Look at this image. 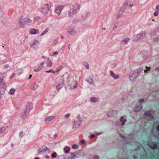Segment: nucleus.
<instances>
[{
  "instance_id": "obj_15",
  "label": "nucleus",
  "mask_w": 159,
  "mask_h": 159,
  "mask_svg": "<svg viewBox=\"0 0 159 159\" xmlns=\"http://www.w3.org/2000/svg\"><path fill=\"white\" fill-rule=\"evenodd\" d=\"M90 14L89 12L86 11L84 13L82 16V19L84 20Z\"/></svg>"
},
{
  "instance_id": "obj_59",
  "label": "nucleus",
  "mask_w": 159,
  "mask_h": 159,
  "mask_svg": "<svg viewBox=\"0 0 159 159\" xmlns=\"http://www.w3.org/2000/svg\"><path fill=\"white\" fill-rule=\"evenodd\" d=\"M31 77H32V75H30L29 77L28 78V79H30L31 78Z\"/></svg>"
},
{
  "instance_id": "obj_7",
  "label": "nucleus",
  "mask_w": 159,
  "mask_h": 159,
  "mask_svg": "<svg viewBox=\"0 0 159 159\" xmlns=\"http://www.w3.org/2000/svg\"><path fill=\"white\" fill-rule=\"evenodd\" d=\"M55 117L56 116H47L45 117L44 120L46 122H49L54 119Z\"/></svg>"
},
{
  "instance_id": "obj_26",
  "label": "nucleus",
  "mask_w": 159,
  "mask_h": 159,
  "mask_svg": "<svg viewBox=\"0 0 159 159\" xmlns=\"http://www.w3.org/2000/svg\"><path fill=\"white\" fill-rule=\"evenodd\" d=\"M49 29L46 28L40 34L41 36H43L46 34L48 31Z\"/></svg>"
},
{
  "instance_id": "obj_52",
  "label": "nucleus",
  "mask_w": 159,
  "mask_h": 159,
  "mask_svg": "<svg viewBox=\"0 0 159 159\" xmlns=\"http://www.w3.org/2000/svg\"><path fill=\"white\" fill-rule=\"evenodd\" d=\"M95 137V135L94 134H92L90 136V138L92 139L94 138Z\"/></svg>"
},
{
  "instance_id": "obj_38",
  "label": "nucleus",
  "mask_w": 159,
  "mask_h": 159,
  "mask_svg": "<svg viewBox=\"0 0 159 159\" xmlns=\"http://www.w3.org/2000/svg\"><path fill=\"white\" fill-rule=\"evenodd\" d=\"M158 40V38L157 37H154L153 39V41L156 42H157Z\"/></svg>"
},
{
  "instance_id": "obj_60",
  "label": "nucleus",
  "mask_w": 159,
  "mask_h": 159,
  "mask_svg": "<svg viewBox=\"0 0 159 159\" xmlns=\"http://www.w3.org/2000/svg\"><path fill=\"white\" fill-rule=\"evenodd\" d=\"M85 66V67H87V69H88L89 68V66H88V64L87 65V66Z\"/></svg>"
},
{
  "instance_id": "obj_48",
  "label": "nucleus",
  "mask_w": 159,
  "mask_h": 159,
  "mask_svg": "<svg viewBox=\"0 0 159 159\" xmlns=\"http://www.w3.org/2000/svg\"><path fill=\"white\" fill-rule=\"evenodd\" d=\"M58 54L57 52H54L53 55L54 57H56L57 55Z\"/></svg>"
},
{
  "instance_id": "obj_49",
  "label": "nucleus",
  "mask_w": 159,
  "mask_h": 159,
  "mask_svg": "<svg viewBox=\"0 0 159 159\" xmlns=\"http://www.w3.org/2000/svg\"><path fill=\"white\" fill-rule=\"evenodd\" d=\"M23 132H21L19 133V135L20 137H21V136L23 135Z\"/></svg>"
},
{
  "instance_id": "obj_14",
  "label": "nucleus",
  "mask_w": 159,
  "mask_h": 159,
  "mask_svg": "<svg viewBox=\"0 0 159 159\" xmlns=\"http://www.w3.org/2000/svg\"><path fill=\"white\" fill-rule=\"evenodd\" d=\"M44 63V62H41L40 66L37 68L34 69V71L35 72H37L41 70L43 68Z\"/></svg>"
},
{
  "instance_id": "obj_46",
  "label": "nucleus",
  "mask_w": 159,
  "mask_h": 159,
  "mask_svg": "<svg viewBox=\"0 0 159 159\" xmlns=\"http://www.w3.org/2000/svg\"><path fill=\"white\" fill-rule=\"evenodd\" d=\"M158 11H155L154 13V16H157L158 15Z\"/></svg>"
},
{
  "instance_id": "obj_19",
  "label": "nucleus",
  "mask_w": 159,
  "mask_h": 159,
  "mask_svg": "<svg viewBox=\"0 0 159 159\" xmlns=\"http://www.w3.org/2000/svg\"><path fill=\"white\" fill-rule=\"evenodd\" d=\"M152 113V111L151 110L147 111L145 112V115L147 116H150L151 115Z\"/></svg>"
},
{
  "instance_id": "obj_24",
  "label": "nucleus",
  "mask_w": 159,
  "mask_h": 159,
  "mask_svg": "<svg viewBox=\"0 0 159 159\" xmlns=\"http://www.w3.org/2000/svg\"><path fill=\"white\" fill-rule=\"evenodd\" d=\"M62 83H59L56 86V88L58 90H59L63 86Z\"/></svg>"
},
{
  "instance_id": "obj_23",
  "label": "nucleus",
  "mask_w": 159,
  "mask_h": 159,
  "mask_svg": "<svg viewBox=\"0 0 159 159\" xmlns=\"http://www.w3.org/2000/svg\"><path fill=\"white\" fill-rule=\"evenodd\" d=\"M90 101L92 102H97L98 101V99L97 98L94 97H92L90 98Z\"/></svg>"
},
{
  "instance_id": "obj_44",
  "label": "nucleus",
  "mask_w": 159,
  "mask_h": 159,
  "mask_svg": "<svg viewBox=\"0 0 159 159\" xmlns=\"http://www.w3.org/2000/svg\"><path fill=\"white\" fill-rule=\"evenodd\" d=\"M156 34V32L155 31H152L150 34V35L151 36L155 35Z\"/></svg>"
},
{
  "instance_id": "obj_2",
  "label": "nucleus",
  "mask_w": 159,
  "mask_h": 159,
  "mask_svg": "<svg viewBox=\"0 0 159 159\" xmlns=\"http://www.w3.org/2000/svg\"><path fill=\"white\" fill-rule=\"evenodd\" d=\"M33 108V104L29 102L24 107V108L23 110L24 111V113H25V116H23V115H22V118L23 119H25L26 117L28 115L30 111Z\"/></svg>"
},
{
  "instance_id": "obj_34",
  "label": "nucleus",
  "mask_w": 159,
  "mask_h": 159,
  "mask_svg": "<svg viewBox=\"0 0 159 159\" xmlns=\"http://www.w3.org/2000/svg\"><path fill=\"white\" fill-rule=\"evenodd\" d=\"M72 148L74 149H78L79 148V146L76 144H74L72 146Z\"/></svg>"
},
{
  "instance_id": "obj_22",
  "label": "nucleus",
  "mask_w": 159,
  "mask_h": 159,
  "mask_svg": "<svg viewBox=\"0 0 159 159\" xmlns=\"http://www.w3.org/2000/svg\"><path fill=\"white\" fill-rule=\"evenodd\" d=\"M47 66L51 67L52 65V62L49 59H48V61L46 62Z\"/></svg>"
},
{
  "instance_id": "obj_3",
  "label": "nucleus",
  "mask_w": 159,
  "mask_h": 159,
  "mask_svg": "<svg viewBox=\"0 0 159 159\" xmlns=\"http://www.w3.org/2000/svg\"><path fill=\"white\" fill-rule=\"evenodd\" d=\"M51 8V7L48 4L43 5L38 10L40 12L44 14L47 13Z\"/></svg>"
},
{
  "instance_id": "obj_17",
  "label": "nucleus",
  "mask_w": 159,
  "mask_h": 159,
  "mask_svg": "<svg viewBox=\"0 0 159 159\" xmlns=\"http://www.w3.org/2000/svg\"><path fill=\"white\" fill-rule=\"evenodd\" d=\"M110 74L111 76L113 77L115 79H118L119 78V75H116L115 74L113 73L112 71H110Z\"/></svg>"
},
{
  "instance_id": "obj_29",
  "label": "nucleus",
  "mask_w": 159,
  "mask_h": 159,
  "mask_svg": "<svg viewBox=\"0 0 159 159\" xmlns=\"http://www.w3.org/2000/svg\"><path fill=\"white\" fill-rule=\"evenodd\" d=\"M70 148L68 147H65L64 149L65 152L66 153H68L70 151Z\"/></svg>"
},
{
  "instance_id": "obj_11",
  "label": "nucleus",
  "mask_w": 159,
  "mask_h": 159,
  "mask_svg": "<svg viewBox=\"0 0 159 159\" xmlns=\"http://www.w3.org/2000/svg\"><path fill=\"white\" fill-rule=\"evenodd\" d=\"M68 33L70 35H73L75 34L76 33L75 30L73 28H70L67 30Z\"/></svg>"
},
{
  "instance_id": "obj_64",
  "label": "nucleus",
  "mask_w": 159,
  "mask_h": 159,
  "mask_svg": "<svg viewBox=\"0 0 159 159\" xmlns=\"http://www.w3.org/2000/svg\"><path fill=\"white\" fill-rule=\"evenodd\" d=\"M57 159H60V158H58Z\"/></svg>"
},
{
  "instance_id": "obj_51",
  "label": "nucleus",
  "mask_w": 159,
  "mask_h": 159,
  "mask_svg": "<svg viewBox=\"0 0 159 159\" xmlns=\"http://www.w3.org/2000/svg\"><path fill=\"white\" fill-rule=\"evenodd\" d=\"M133 6V5L132 4H129V5H128V7H132Z\"/></svg>"
},
{
  "instance_id": "obj_8",
  "label": "nucleus",
  "mask_w": 159,
  "mask_h": 159,
  "mask_svg": "<svg viewBox=\"0 0 159 159\" xmlns=\"http://www.w3.org/2000/svg\"><path fill=\"white\" fill-rule=\"evenodd\" d=\"M63 9V7L58 6H57L55 9V12L57 13L58 15H60L61 11Z\"/></svg>"
},
{
  "instance_id": "obj_31",
  "label": "nucleus",
  "mask_w": 159,
  "mask_h": 159,
  "mask_svg": "<svg viewBox=\"0 0 159 159\" xmlns=\"http://www.w3.org/2000/svg\"><path fill=\"white\" fill-rule=\"evenodd\" d=\"M45 152L44 150H39L38 151V153L40 154H43Z\"/></svg>"
},
{
  "instance_id": "obj_18",
  "label": "nucleus",
  "mask_w": 159,
  "mask_h": 159,
  "mask_svg": "<svg viewBox=\"0 0 159 159\" xmlns=\"http://www.w3.org/2000/svg\"><path fill=\"white\" fill-rule=\"evenodd\" d=\"M39 42L38 41L34 39L33 42H31L30 44L31 46H33L36 44H39Z\"/></svg>"
},
{
  "instance_id": "obj_9",
  "label": "nucleus",
  "mask_w": 159,
  "mask_h": 159,
  "mask_svg": "<svg viewBox=\"0 0 159 159\" xmlns=\"http://www.w3.org/2000/svg\"><path fill=\"white\" fill-rule=\"evenodd\" d=\"M81 120L78 119H77L75 120L74 124L75 125L76 127H78L81 125Z\"/></svg>"
},
{
  "instance_id": "obj_57",
  "label": "nucleus",
  "mask_w": 159,
  "mask_h": 159,
  "mask_svg": "<svg viewBox=\"0 0 159 159\" xmlns=\"http://www.w3.org/2000/svg\"><path fill=\"white\" fill-rule=\"evenodd\" d=\"M45 158L47 159H49V156H45Z\"/></svg>"
},
{
  "instance_id": "obj_25",
  "label": "nucleus",
  "mask_w": 159,
  "mask_h": 159,
  "mask_svg": "<svg viewBox=\"0 0 159 159\" xmlns=\"http://www.w3.org/2000/svg\"><path fill=\"white\" fill-rule=\"evenodd\" d=\"M120 120L121 122H122L121 125L122 126L125 124L126 120L125 119H124L123 116H122L120 118Z\"/></svg>"
},
{
  "instance_id": "obj_43",
  "label": "nucleus",
  "mask_w": 159,
  "mask_h": 159,
  "mask_svg": "<svg viewBox=\"0 0 159 159\" xmlns=\"http://www.w3.org/2000/svg\"><path fill=\"white\" fill-rule=\"evenodd\" d=\"M155 11H159V4L158 5H157L156 7V9Z\"/></svg>"
},
{
  "instance_id": "obj_61",
  "label": "nucleus",
  "mask_w": 159,
  "mask_h": 159,
  "mask_svg": "<svg viewBox=\"0 0 159 159\" xmlns=\"http://www.w3.org/2000/svg\"><path fill=\"white\" fill-rule=\"evenodd\" d=\"M70 45H69V46H68V48L69 49H70Z\"/></svg>"
},
{
  "instance_id": "obj_36",
  "label": "nucleus",
  "mask_w": 159,
  "mask_h": 159,
  "mask_svg": "<svg viewBox=\"0 0 159 159\" xmlns=\"http://www.w3.org/2000/svg\"><path fill=\"white\" fill-rule=\"evenodd\" d=\"M147 69L144 70V72L145 73H146L148 71L150 70V67H148L147 66H146Z\"/></svg>"
},
{
  "instance_id": "obj_32",
  "label": "nucleus",
  "mask_w": 159,
  "mask_h": 159,
  "mask_svg": "<svg viewBox=\"0 0 159 159\" xmlns=\"http://www.w3.org/2000/svg\"><path fill=\"white\" fill-rule=\"evenodd\" d=\"M51 156L52 158H55L57 156V153L56 152H54L51 155Z\"/></svg>"
},
{
  "instance_id": "obj_1",
  "label": "nucleus",
  "mask_w": 159,
  "mask_h": 159,
  "mask_svg": "<svg viewBox=\"0 0 159 159\" xmlns=\"http://www.w3.org/2000/svg\"><path fill=\"white\" fill-rule=\"evenodd\" d=\"M31 21L32 20L28 17L23 18L22 17H21L18 20V25L20 27L23 28L25 24H28L31 23Z\"/></svg>"
},
{
  "instance_id": "obj_20",
  "label": "nucleus",
  "mask_w": 159,
  "mask_h": 159,
  "mask_svg": "<svg viewBox=\"0 0 159 159\" xmlns=\"http://www.w3.org/2000/svg\"><path fill=\"white\" fill-rule=\"evenodd\" d=\"M87 81L90 84H93V80L92 77H89L87 80Z\"/></svg>"
},
{
  "instance_id": "obj_28",
  "label": "nucleus",
  "mask_w": 159,
  "mask_h": 159,
  "mask_svg": "<svg viewBox=\"0 0 159 159\" xmlns=\"http://www.w3.org/2000/svg\"><path fill=\"white\" fill-rule=\"evenodd\" d=\"M15 91V89L13 88L11 89L9 91L8 93L10 94H13Z\"/></svg>"
},
{
  "instance_id": "obj_12",
  "label": "nucleus",
  "mask_w": 159,
  "mask_h": 159,
  "mask_svg": "<svg viewBox=\"0 0 159 159\" xmlns=\"http://www.w3.org/2000/svg\"><path fill=\"white\" fill-rule=\"evenodd\" d=\"M137 76V75L135 73L132 74L129 76V79L131 81L133 82L135 80Z\"/></svg>"
},
{
  "instance_id": "obj_39",
  "label": "nucleus",
  "mask_w": 159,
  "mask_h": 159,
  "mask_svg": "<svg viewBox=\"0 0 159 159\" xmlns=\"http://www.w3.org/2000/svg\"><path fill=\"white\" fill-rule=\"evenodd\" d=\"M48 148L45 146H43L42 147V150H44L45 151H46Z\"/></svg>"
},
{
  "instance_id": "obj_33",
  "label": "nucleus",
  "mask_w": 159,
  "mask_h": 159,
  "mask_svg": "<svg viewBox=\"0 0 159 159\" xmlns=\"http://www.w3.org/2000/svg\"><path fill=\"white\" fill-rule=\"evenodd\" d=\"M7 127V126L6 127V128H2V129H0V134L2 133L5 129H6V128Z\"/></svg>"
},
{
  "instance_id": "obj_53",
  "label": "nucleus",
  "mask_w": 159,
  "mask_h": 159,
  "mask_svg": "<svg viewBox=\"0 0 159 159\" xmlns=\"http://www.w3.org/2000/svg\"><path fill=\"white\" fill-rule=\"evenodd\" d=\"M157 131H159V125L157 126Z\"/></svg>"
},
{
  "instance_id": "obj_37",
  "label": "nucleus",
  "mask_w": 159,
  "mask_h": 159,
  "mask_svg": "<svg viewBox=\"0 0 159 159\" xmlns=\"http://www.w3.org/2000/svg\"><path fill=\"white\" fill-rule=\"evenodd\" d=\"M123 5L124 7L125 8H126V7H128V3L127 2H125L123 4Z\"/></svg>"
},
{
  "instance_id": "obj_45",
  "label": "nucleus",
  "mask_w": 159,
  "mask_h": 159,
  "mask_svg": "<svg viewBox=\"0 0 159 159\" xmlns=\"http://www.w3.org/2000/svg\"><path fill=\"white\" fill-rule=\"evenodd\" d=\"M23 115V116H25V113L24 112V111L23 110H22L21 112V114H20V116L21 118H22V115Z\"/></svg>"
},
{
  "instance_id": "obj_50",
  "label": "nucleus",
  "mask_w": 159,
  "mask_h": 159,
  "mask_svg": "<svg viewBox=\"0 0 159 159\" xmlns=\"http://www.w3.org/2000/svg\"><path fill=\"white\" fill-rule=\"evenodd\" d=\"M4 66L6 68H7L8 67H10L9 65L8 64H6V65H5Z\"/></svg>"
},
{
  "instance_id": "obj_16",
  "label": "nucleus",
  "mask_w": 159,
  "mask_h": 159,
  "mask_svg": "<svg viewBox=\"0 0 159 159\" xmlns=\"http://www.w3.org/2000/svg\"><path fill=\"white\" fill-rule=\"evenodd\" d=\"M77 82L75 81H74L72 82L71 84L70 88L71 89H73L77 87Z\"/></svg>"
},
{
  "instance_id": "obj_30",
  "label": "nucleus",
  "mask_w": 159,
  "mask_h": 159,
  "mask_svg": "<svg viewBox=\"0 0 159 159\" xmlns=\"http://www.w3.org/2000/svg\"><path fill=\"white\" fill-rule=\"evenodd\" d=\"M59 70H58L56 71H53L52 70H48L46 71L45 72L46 73L51 72L53 73H55L56 72H58V71H59Z\"/></svg>"
},
{
  "instance_id": "obj_47",
  "label": "nucleus",
  "mask_w": 159,
  "mask_h": 159,
  "mask_svg": "<svg viewBox=\"0 0 159 159\" xmlns=\"http://www.w3.org/2000/svg\"><path fill=\"white\" fill-rule=\"evenodd\" d=\"M38 88V86L36 84H34V88L35 89H36Z\"/></svg>"
},
{
  "instance_id": "obj_56",
  "label": "nucleus",
  "mask_w": 159,
  "mask_h": 159,
  "mask_svg": "<svg viewBox=\"0 0 159 159\" xmlns=\"http://www.w3.org/2000/svg\"><path fill=\"white\" fill-rule=\"evenodd\" d=\"M99 159V157L98 156L95 157L94 158V159Z\"/></svg>"
},
{
  "instance_id": "obj_4",
  "label": "nucleus",
  "mask_w": 159,
  "mask_h": 159,
  "mask_svg": "<svg viewBox=\"0 0 159 159\" xmlns=\"http://www.w3.org/2000/svg\"><path fill=\"white\" fill-rule=\"evenodd\" d=\"M80 8V6L78 4L75 5L70 10L68 15L69 16H72L76 14L79 11Z\"/></svg>"
},
{
  "instance_id": "obj_5",
  "label": "nucleus",
  "mask_w": 159,
  "mask_h": 159,
  "mask_svg": "<svg viewBox=\"0 0 159 159\" xmlns=\"http://www.w3.org/2000/svg\"><path fill=\"white\" fill-rule=\"evenodd\" d=\"M146 33L147 32L146 31H143L136 34L134 36V39H133V40L137 41L143 39L146 37Z\"/></svg>"
},
{
  "instance_id": "obj_41",
  "label": "nucleus",
  "mask_w": 159,
  "mask_h": 159,
  "mask_svg": "<svg viewBox=\"0 0 159 159\" xmlns=\"http://www.w3.org/2000/svg\"><path fill=\"white\" fill-rule=\"evenodd\" d=\"M157 147L156 144H154L153 146H150V148L152 149H155Z\"/></svg>"
},
{
  "instance_id": "obj_42",
  "label": "nucleus",
  "mask_w": 159,
  "mask_h": 159,
  "mask_svg": "<svg viewBox=\"0 0 159 159\" xmlns=\"http://www.w3.org/2000/svg\"><path fill=\"white\" fill-rule=\"evenodd\" d=\"M40 19V17L39 16H37L34 18V20L35 21H37Z\"/></svg>"
},
{
  "instance_id": "obj_58",
  "label": "nucleus",
  "mask_w": 159,
  "mask_h": 159,
  "mask_svg": "<svg viewBox=\"0 0 159 159\" xmlns=\"http://www.w3.org/2000/svg\"><path fill=\"white\" fill-rule=\"evenodd\" d=\"M120 137L121 138H124V136L121 134L120 135Z\"/></svg>"
},
{
  "instance_id": "obj_40",
  "label": "nucleus",
  "mask_w": 159,
  "mask_h": 159,
  "mask_svg": "<svg viewBox=\"0 0 159 159\" xmlns=\"http://www.w3.org/2000/svg\"><path fill=\"white\" fill-rule=\"evenodd\" d=\"M58 42V39H55L53 42L54 45H55Z\"/></svg>"
},
{
  "instance_id": "obj_10",
  "label": "nucleus",
  "mask_w": 159,
  "mask_h": 159,
  "mask_svg": "<svg viewBox=\"0 0 159 159\" xmlns=\"http://www.w3.org/2000/svg\"><path fill=\"white\" fill-rule=\"evenodd\" d=\"M129 40L130 39L129 38H126L123 40L121 41L120 42V43L121 44L123 45L126 44H127L128 42H129Z\"/></svg>"
},
{
  "instance_id": "obj_62",
  "label": "nucleus",
  "mask_w": 159,
  "mask_h": 159,
  "mask_svg": "<svg viewBox=\"0 0 159 159\" xmlns=\"http://www.w3.org/2000/svg\"><path fill=\"white\" fill-rule=\"evenodd\" d=\"M108 116H112L113 115V114H108Z\"/></svg>"
},
{
  "instance_id": "obj_63",
  "label": "nucleus",
  "mask_w": 159,
  "mask_h": 159,
  "mask_svg": "<svg viewBox=\"0 0 159 159\" xmlns=\"http://www.w3.org/2000/svg\"><path fill=\"white\" fill-rule=\"evenodd\" d=\"M35 159H39L38 158L36 157Z\"/></svg>"
},
{
  "instance_id": "obj_35",
  "label": "nucleus",
  "mask_w": 159,
  "mask_h": 159,
  "mask_svg": "<svg viewBox=\"0 0 159 159\" xmlns=\"http://www.w3.org/2000/svg\"><path fill=\"white\" fill-rule=\"evenodd\" d=\"M70 116V114L68 113L67 114L65 115L63 117L65 119H67Z\"/></svg>"
},
{
  "instance_id": "obj_54",
  "label": "nucleus",
  "mask_w": 159,
  "mask_h": 159,
  "mask_svg": "<svg viewBox=\"0 0 159 159\" xmlns=\"http://www.w3.org/2000/svg\"><path fill=\"white\" fill-rule=\"evenodd\" d=\"M81 143L82 144H84L85 143V141L84 140H82L81 141Z\"/></svg>"
},
{
  "instance_id": "obj_55",
  "label": "nucleus",
  "mask_w": 159,
  "mask_h": 159,
  "mask_svg": "<svg viewBox=\"0 0 159 159\" xmlns=\"http://www.w3.org/2000/svg\"><path fill=\"white\" fill-rule=\"evenodd\" d=\"M15 75L14 73H13L12 74V76L11 77V78H12L13 77H14L15 76Z\"/></svg>"
},
{
  "instance_id": "obj_27",
  "label": "nucleus",
  "mask_w": 159,
  "mask_h": 159,
  "mask_svg": "<svg viewBox=\"0 0 159 159\" xmlns=\"http://www.w3.org/2000/svg\"><path fill=\"white\" fill-rule=\"evenodd\" d=\"M0 85L1 87L2 88L5 89L6 88V86L5 84V83L4 82L0 83Z\"/></svg>"
},
{
  "instance_id": "obj_21",
  "label": "nucleus",
  "mask_w": 159,
  "mask_h": 159,
  "mask_svg": "<svg viewBox=\"0 0 159 159\" xmlns=\"http://www.w3.org/2000/svg\"><path fill=\"white\" fill-rule=\"evenodd\" d=\"M124 11L125 10L124 9H123L122 8H121L120 10L119 11H118V17H119L120 16H121L123 14Z\"/></svg>"
},
{
  "instance_id": "obj_6",
  "label": "nucleus",
  "mask_w": 159,
  "mask_h": 159,
  "mask_svg": "<svg viewBox=\"0 0 159 159\" xmlns=\"http://www.w3.org/2000/svg\"><path fill=\"white\" fill-rule=\"evenodd\" d=\"M144 101V99H141L139 102L137 104L136 106L134 108V111H139L141 109H142V102Z\"/></svg>"
},
{
  "instance_id": "obj_13",
  "label": "nucleus",
  "mask_w": 159,
  "mask_h": 159,
  "mask_svg": "<svg viewBox=\"0 0 159 159\" xmlns=\"http://www.w3.org/2000/svg\"><path fill=\"white\" fill-rule=\"evenodd\" d=\"M30 33L32 34H35L39 33V30L35 29H32L30 30Z\"/></svg>"
}]
</instances>
